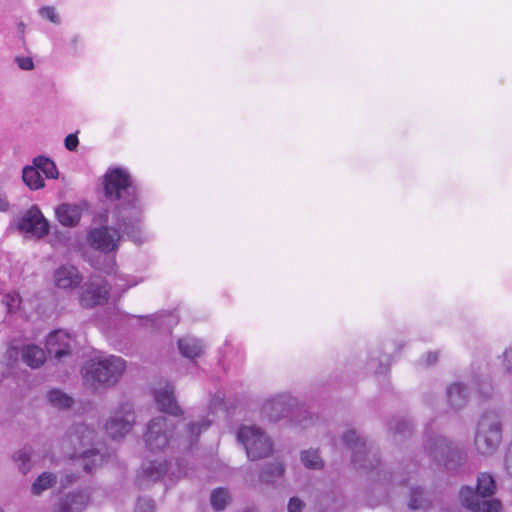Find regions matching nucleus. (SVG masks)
<instances>
[{
  "mask_svg": "<svg viewBox=\"0 0 512 512\" xmlns=\"http://www.w3.org/2000/svg\"><path fill=\"white\" fill-rule=\"evenodd\" d=\"M103 191L107 200L115 202L111 216L127 233V239L142 244L143 208L129 172L121 167L109 168L103 176Z\"/></svg>",
  "mask_w": 512,
  "mask_h": 512,
  "instance_id": "obj_1",
  "label": "nucleus"
},
{
  "mask_svg": "<svg viewBox=\"0 0 512 512\" xmlns=\"http://www.w3.org/2000/svg\"><path fill=\"white\" fill-rule=\"evenodd\" d=\"M342 442L352 452V464L364 473L376 470V481L392 487L406 486L416 479L417 467L409 463L397 470H388L380 465L379 450L360 435L355 429H349L342 435Z\"/></svg>",
  "mask_w": 512,
  "mask_h": 512,
  "instance_id": "obj_2",
  "label": "nucleus"
},
{
  "mask_svg": "<svg viewBox=\"0 0 512 512\" xmlns=\"http://www.w3.org/2000/svg\"><path fill=\"white\" fill-rule=\"evenodd\" d=\"M212 424V421L206 417H202L196 421L188 422L182 434L175 438L178 447L190 449L198 442L202 432L206 431ZM175 425L173 421L164 416L152 418L146 427L143 435L145 447L151 452L164 451L174 440L173 431Z\"/></svg>",
  "mask_w": 512,
  "mask_h": 512,
  "instance_id": "obj_3",
  "label": "nucleus"
},
{
  "mask_svg": "<svg viewBox=\"0 0 512 512\" xmlns=\"http://www.w3.org/2000/svg\"><path fill=\"white\" fill-rule=\"evenodd\" d=\"M95 431L84 423L72 425L63 439V447L72 450L70 457L75 464L83 468L86 473H92L105 461V455L98 448H94Z\"/></svg>",
  "mask_w": 512,
  "mask_h": 512,
  "instance_id": "obj_4",
  "label": "nucleus"
},
{
  "mask_svg": "<svg viewBox=\"0 0 512 512\" xmlns=\"http://www.w3.org/2000/svg\"><path fill=\"white\" fill-rule=\"evenodd\" d=\"M125 368V361L119 356L90 359L82 368L84 384L93 389L113 386L119 381Z\"/></svg>",
  "mask_w": 512,
  "mask_h": 512,
  "instance_id": "obj_5",
  "label": "nucleus"
},
{
  "mask_svg": "<svg viewBox=\"0 0 512 512\" xmlns=\"http://www.w3.org/2000/svg\"><path fill=\"white\" fill-rule=\"evenodd\" d=\"M496 490L495 480L489 473H480L476 489L466 486L460 491V499L471 512H500L501 502L491 498Z\"/></svg>",
  "mask_w": 512,
  "mask_h": 512,
  "instance_id": "obj_6",
  "label": "nucleus"
},
{
  "mask_svg": "<svg viewBox=\"0 0 512 512\" xmlns=\"http://www.w3.org/2000/svg\"><path fill=\"white\" fill-rule=\"evenodd\" d=\"M424 450L433 462L448 471H457L467 460V452L463 448L439 434L426 432Z\"/></svg>",
  "mask_w": 512,
  "mask_h": 512,
  "instance_id": "obj_7",
  "label": "nucleus"
},
{
  "mask_svg": "<svg viewBox=\"0 0 512 512\" xmlns=\"http://www.w3.org/2000/svg\"><path fill=\"white\" fill-rule=\"evenodd\" d=\"M502 441V419L495 410L485 411L479 418L474 435V445L478 453L493 455Z\"/></svg>",
  "mask_w": 512,
  "mask_h": 512,
  "instance_id": "obj_8",
  "label": "nucleus"
},
{
  "mask_svg": "<svg viewBox=\"0 0 512 512\" xmlns=\"http://www.w3.org/2000/svg\"><path fill=\"white\" fill-rule=\"evenodd\" d=\"M237 438L245 447L250 460L265 458L273 450L271 440L259 427L241 426L237 432Z\"/></svg>",
  "mask_w": 512,
  "mask_h": 512,
  "instance_id": "obj_9",
  "label": "nucleus"
},
{
  "mask_svg": "<svg viewBox=\"0 0 512 512\" xmlns=\"http://www.w3.org/2000/svg\"><path fill=\"white\" fill-rule=\"evenodd\" d=\"M112 222V227L103 225L89 231L87 241L92 248L110 253L118 249L122 238H127V233L121 229L119 223L113 218Z\"/></svg>",
  "mask_w": 512,
  "mask_h": 512,
  "instance_id": "obj_10",
  "label": "nucleus"
},
{
  "mask_svg": "<svg viewBox=\"0 0 512 512\" xmlns=\"http://www.w3.org/2000/svg\"><path fill=\"white\" fill-rule=\"evenodd\" d=\"M135 419L133 405L122 403L106 421V432L114 440L121 439L131 431Z\"/></svg>",
  "mask_w": 512,
  "mask_h": 512,
  "instance_id": "obj_11",
  "label": "nucleus"
},
{
  "mask_svg": "<svg viewBox=\"0 0 512 512\" xmlns=\"http://www.w3.org/2000/svg\"><path fill=\"white\" fill-rule=\"evenodd\" d=\"M17 229L37 238H43L49 233V224L38 206H31L18 218Z\"/></svg>",
  "mask_w": 512,
  "mask_h": 512,
  "instance_id": "obj_12",
  "label": "nucleus"
},
{
  "mask_svg": "<svg viewBox=\"0 0 512 512\" xmlns=\"http://www.w3.org/2000/svg\"><path fill=\"white\" fill-rule=\"evenodd\" d=\"M110 288L107 282L99 277L91 278L80 295V304L85 308H93L105 304L109 299Z\"/></svg>",
  "mask_w": 512,
  "mask_h": 512,
  "instance_id": "obj_13",
  "label": "nucleus"
},
{
  "mask_svg": "<svg viewBox=\"0 0 512 512\" xmlns=\"http://www.w3.org/2000/svg\"><path fill=\"white\" fill-rule=\"evenodd\" d=\"M297 399L289 394H280L266 400L262 406V414L270 422H277L288 417L297 406Z\"/></svg>",
  "mask_w": 512,
  "mask_h": 512,
  "instance_id": "obj_14",
  "label": "nucleus"
},
{
  "mask_svg": "<svg viewBox=\"0 0 512 512\" xmlns=\"http://www.w3.org/2000/svg\"><path fill=\"white\" fill-rule=\"evenodd\" d=\"M167 472L168 462L166 460L145 461L138 471L136 482L139 487L146 488L161 480Z\"/></svg>",
  "mask_w": 512,
  "mask_h": 512,
  "instance_id": "obj_15",
  "label": "nucleus"
},
{
  "mask_svg": "<svg viewBox=\"0 0 512 512\" xmlns=\"http://www.w3.org/2000/svg\"><path fill=\"white\" fill-rule=\"evenodd\" d=\"M72 337L63 330H55L46 338V350L50 356L60 360L72 351Z\"/></svg>",
  "mask_w": 512,
  "mask_h": 512,
  "instance_id": "obj_16",
  "label": "nucleus"
},
{
  "mask_svg": "<svg viewBox=\"0 0 512 512\" xmlns=\"http://www.w3.org/2000/svg\"><path fill=\"white\" fill-rule=\"evenodd\" d=\"M174 390V385L167 383L163 388L154 390V399L160 411L172 416H180L183 414V411L177 403Z\"/></svg>",
  "mask_w": 512,
  "mask_h": 512,
  "instance_id": "obj_17",
  "label": "nucleus"
},
{
  "mask_svg": "<svg viewBox=\"0 0 512 512\" xmlns=\"http://www.w3.org/2000/svg\"><path fill=\"white\" fill-rule=\"evenodd\" d=\"M90 501L87 489L69 492L58 502L53 512H83Z\"/></svg>",
  "mask_w": 512,
  "mask_h": 512,
  "instance_id": "obj_18",
  "label": "nucleus"
},
{
  "mask_svg": "<svg viewBox=\"0 0 512 512\" xmlns=\"http://www.w3.org/2000/svg\"><path fill=\"white\" fill-rule=\"evenodd\" d=\"M55 285L60 289H73L82 282V276L73 265H62L54 272Z\"/></svg>",
  "mask_w": 512,
  "mask_h": 512,
  "instance_id": "obj_19",
  "label": "nucleus"
},
{
  "mask_svg": "<svg viewBox=\"0 0 512 512\" xmlns=\"http://www.w3.org/2000/svg\"><path fill=\"white\" fill-rule=\"evenodd\" d=\"M82 215V210L75 204H61L56 209V217L58 221L68 227L76 226Z\"/></svg>",
  "mask_w": 512,
  "mask_h": 512,
  "instance_id": "obj_20",
  "label": "nucleus"
},
{
  "mask_svg": "<svg viewBox=\"0 0 512 512\" xmlns=\"http://www.w3.org/2000/svg\"><path fill=\"white\" fill-rule=\"evenodd\" d=\"M468 395V388L460 382L451 384L447 389L448 403L455 410L462 409L466 406Z\"/></svg>",
  "mask_w": 512,
  "mask_h": 512,
  "instance_id": "obj_21",
  "label": "nucleus"
},
{
  "mask_svg": "<svg viewBox=\"0 0 512 512\" xmlns=\"http://www.w3.org/2000/svg\"><path fill=\"white\" fill-rule=\"evenodd\" d=\"M178 349L181 355L192 360L202 355L204 345L201 340L187 336L178 340Z\"/></svg>",
  "mask_w": 512,
  "mask_h": 512,
  "instance_id": "obj_22",
  "label": "nucleus"
},
{
  "mask_svg": "<svg viewBox=\"0 0 512 512\" xmlns=\"http://www.w3.org/2000/svg\"><path fill=\"white\" fill-rule=\"evenodd\" d=\"M432 501L421 486H412L409 492L408 508L411 510H427L431 507Z\"/></svg>",
  "mask_w": 512,
  "mask_h": 512,
  "instance_id": "obj_23",
  "label": "nucleus"
},
{
  "mask_svg": "<svg viewBox=\"0 0 512 512\" xmlns=\"http://www.w3.org/2000/svg\"><path fill=\"white\" fill-rule=\"evenodd\" d=\"M388 429L393 434L395 441H401L412 435L414 426L410 420L397 417L389 421Z\"/></svg>",
  "mask_w": 512,
  "mask_h": 512,
  "instance_id": "obj_24",
  "label": "nucleus"
},
{
  "mask_svg": "<svg viewBox=\"0 0 512 512\" xmlns=\"http://www.w3.org/2000/svg\"><path fill=\"white\" fill-rule=\"evenodd\" d=\"M285 473V466L280 461L266 463L259 475L261 482L268 485H275L278 479L282 478Z\"/></svg>",
  "mask_w": 512,
  "mask_h": 512,
  "instance_id": "obj_25",
  "label": "nucleus"
},
{
  "mask_svg": "<svg viewBox=\"0 0 512 512\" xmlns=\"http://www.w3.org/2000/svg\"><path fill=\"white\" fill-rule=\"evenodd\" d=\"M22 360L31 368H38L45 361V352L34 344L26 345L22 349Z\"/></svg>",
  "mask_w": 512,
  "mask_h": 512,
  "instance_id": "obj_26",
  "label": "nucleus"
},
{
  "mask_svg": "<svg viewBox=\"0 0 512 512\" xmlns=\"http://www.w3.org/2000/svg\"><path fill=\"white\" fill-rule=\"evenodd\" d=\"M22 179L31 190H37L44 187V181L40 175V170L34 164L23 168Z\"/></svg>",
  "mask_w": 512,
  "mask_h": 512,
  "instance_id": "obj_27",
  "label": "nucleus"
},
{
  "mask_svg": "<svg viewBox=\"0 0 512 512\" xmlns=\"http://www.w3.org/2000/svg\"><path fill=\"white\" fill-rule=\"evenodd\" d=\"M49 403L58 409H68L73 405V398L60 389H52L47 393Z\"/></svg>",
  "mask_w": 512,
  "mask_h": 512,
  "instance_id": "obj_28",
  "label": "nucleus"
},
{
  "mask_svg": "<svg viewBox=\"0 0 512 512\" xmlns=\"http://www.w3.org/2000/svg\"><path fill=\"white\" fill-rule=\"evenodd\" d=\"M152 326L159 330L170 331L178 323L176 316L171 312H161L150 317Z\"/></svg>",
  "mask_w": 512,
  "mask_h": 512,
  "instance_id": "obj_29",
  "label": "nucleus"
},
{
  "mask_svg": "<svg viewBox=\"0 0 512 512\" xmlns=\"http://www.w3.org/2000/svg\"><path fill=\"white\" fill-rule=\"evenodd\" d=\"M57 481L55 474L44 472L33 482L31 492L34 495H40L43 491L51 488Z\"/></svg>",
  "mask_w": 512,
  "mask_h": 512,
  "instance_id": "obj_30",
  "label": "nucleus"
},
{
  "mask_svg": "<svg viewBox=\"0 0 512 512\" xmlns=\"http://www.w3.org/2000/svg\"><path fill=\"white\" fill-rule=\"evenodd\" d=\"M33 164L39 168V170L46 176V178L49 179H57L59 172L57 170V167L55 163L45 157V156H38L34 158Z\"/></svg>",
  "mask_w": 512,
  "mask_h": 512,
  "instance_id": "obj_31",
  "label": "nucleus"
},
{
  "mask_svg": "<svg viewBox=\"0 0 512 512\" xmlns=\"http://www.w3.org/2000/svg\"><path fill=\"white\" fill-rule=\"evenodd\" d=\"M230 502V494L227 489L219 487L212 491L210 503L215 511H222Z\"/></svg>",
  "mask_w": 512,
  "mask_h": 512,
  "instance_id": "obj_32",
  "label": "nucleus"
},
{
  "mask_svg": "<svg viewBox=\"0 0 512 512\" xmlns=\"http://www.w3.org/2000/svg\"><path fill=\"white\" fill-rule=\"evenodd\" d=\"M300 459L302 464L308 469L319 470L323 467V460L318 450L309 449L301 452Z\"/></svg>",
  "mask_w": 512,
  "mask_h": 512,
  "instance_id": "obj_33",
  "label": "nucleus"
},
{
  "mask_svg": "<svg viewBox=\"0 0 512 512\" xmlns=\"http://www.w3.org/2000/svg\"><path fill=\"white\" fill-rule=\"evenodd\" d=\"M13 460L17 463L19 470L26 474L31 469V448L23 447L14 453Z\"/></svg>",
  "mask_w": 512,
  "mask_h": 512,
  "instance_id": "obj_34",
  "label": "nucleus"
},
{
  "mask_svg": "<svg viewBox=\"0 0 512 512\" xmlns=\"http://www.w3.org/2000/svg\"><path fill=\"white\" fill-rule=\"evenodd\" d=\"M389 364V356L388 355H382L379 358H375L374 356L371 357V359L368 361V369L373 371L376 374H382L385 373L388 369Z\"/></svg>",
  "mask_w": 512,
  "mask_h": 512,
  "instance_id": "obj_35",
  "label": "nucleus"
},
{
  "mask_svg": "<svg viewBox=\"0 0 512 512\" xmlns=\"http://www.w3.org/2000/svg\"><path fill=\"white\" fill-rule=\"evenodd\" d=\"M4 303L7 306L9 312L16 311L21 304V297L17 292H10L5 295Z\"/></svg>",
  "mask_w": 512,
  "mask_h": 512,
  "instance_id": "obj_36",
  "label": "nucleus"
},
{
  "mask_svg": "<svg viewBox=\"0 0 512 512\" xmlns=\"http://www.w3.org/2000/svg\"><path fill=\"white\" fill-rule=\"evenodd\" d=\"M155 504L150 498H139L134 512H154Z\"/></svg>",
  "mask_w": 512,
  "mask_h": 512,
  "instance_id": "obj_37",
  "label": "nucleus"
},
{
  "mask_svg": "<svg viewBox=\"0 0 512 512\" xmlns=\"http://www.w3.org/2000/svg\"><path fill=\"white\" fill-rule=\"evenodd\" d=\"M39 13L43 18L48 19L52 23L60 24V17L57 15V13L55 12V9L53 7H50V6L42 7V8H40Z\"/></svg>",
  "mask_w": 512,
  "mask_h": 512,
  "instance_id": "obj_38",
  "label": "nucleus"
},
{
  "mask_svg": "<svg viewBox=\"0 0 512 512\" xmlns=\"http://www.w3.org/2000/svg\"><path fill=\"white\" fill-rule=\"evenodd\" d=\"M15 62L17 63L18 67L22 70L29 71L34 68V62L31 57L17 56L15 58Z\"/></svg>",
  "mask_w": 512,
  "mask_h": 512,
  "instance_id": "obj_39",
  "label": "nucleus"
},
{
  "mask_svg": "<svg viewBox=\"0 0 512 512\" xmlns=\"http://www.w3.org/2000/svg\"><path fill=\"white\" fill-rule=\"evenodd\" d=\"M305 504L297 497H292L288 503V512H302Z\"/></svg>",
  "mask_w": 512,
  "mask_h": 512,
  "instance_id": "obj_40",
  "label": "nucleus"
},
{
  "mask_svg": "<svg viewBox=\"0 0 512 512\" xmlns=\"http://www.w3.org/2000/svg\"><path fill=\"white\" fill-rule=\"evenodd\" d=\"M492 391H493V387L489 381H482L480 383L478 392L482 397H484V398L490 397Z\"/></svg>",
  "mask_w": 512,
  "mask_h": 512,
  "instance_id": "obj_41",
  "label": "nucleus"
},
{
  "mask_svg": "<svg viewBox=\"0 0 512 512\" xmlns=\"http://www.w3.org/2000/svg\"><path fill=\"white\" fill-rule=\"evenodd\" d=\"M79 144L78 137L76 134H69L65 138V147L69 151H75Z\"/></svg>",
  "mask_w": 512,
  "mask_h": 512,
  "instance_id": "obj_42",
  "label": "nucleus"
},
{
  "mask_svg": "<svg viewBox=\"0 0 512 512\" xmlns=\"http://www.w3.org/2000/svg\"><path fill=\"white\" fill-rule=\"evenodd\" d=\"M504 464H505L506 471L510 475H512V442L509 444V446L507 448Z\"/></svg>",
  "mask_w": 512,
  "mask_h": 512,
  "instance_id": "obj_43",
  "label": "nucleus"
},
{
  "mask_svg": "<svg viewBox=\"0 0 512 512\" xmlns=\"http://www.w3.org/2000/svg\"><path fill=\"white\" fill-rule=\"evenodd\" d=\"M78 479V476L75 473H66L60 480V484L62 487H67L68 485L74 483Z\"/></svg>",
  "mask_w": 512,
  "mask_h": 512,
  "instance_id": "obj_44",
  "label": "nucleus"
},
{
  "mask_svg": "<svg viewBox=\"0 0 512 512\" xmlns=\"http://www.w3.org/2000/svg\"><path fill=\"white\" fill-rule=\"evenodd\" d=\"M438 359V353L437 352H428L426 355V365L430 366L436 363Z\"/></svg>",
  "mask_w": 512,
  "mask_h": 512,
  "instance_id": "obj_45",
  "label": "nucleus"
},
{
  "mask_svg": "<svg viewBox=\"0 0 512 512\" xmlns=\"http://www.w3.org/2000/svg\"><path fill=\"white\" fill-rule=\"evenodd\" d=\"M9 208V202L5 195L0 194V211H7Z\"/></svg>",
  "mask_w": 512,
  "mask_h": 512,
  "instance_id": "obj_46",
  "label": "nucleus"
},
{
  "mask_svg": "<svg viewBox=\"0 0 512 512\" xmlns=\"http://www.w3.org/2000/svg\"><path fill=\"white\" fill-rule=\"evenodd\" d=\"M97 218H98L99 222L107 223L108 222V211H104L102 213H99L97 215Z\"/></svg>",
  "mask_w": 512,
  "mask_h": 512,
  "instance_id": "obj_47",
  "label": "nucleus"
},
{
  "mask_svg": "<svg viewBox=\"0 0 512 512\" xmlns=\"http://www.w3.org/2000/svg\"><path fill=\"white\" fill-rule=\"evenodd\" d=\"M18 32L20 34L21 39L23 40L25 33V24L23 22L18 23Z\"/></svg>",
  "mask_w": 512,
  "mask_h": 512,
  "instance_id": "obj_48",
  "label": "nucleus"
},
{
  "mask_svg": "<svg viewBox=\"0 0 512 512\" xmlns=\"http://www.w3.org/2000/svg\"><path fill=\"white\" fill-rule=\"evenodd\" d=\"M79 41V35H75L72 39H71V44L75 47L77 45Z\"/></svg>",
  "mask_w": 512,
  "mask_h": 512,
  "instance_id": "obj_49",
  "label": "nucleus"
},
{
  "mask_svg": "<svg viewBox=\"0 0 512 512\" xmlns=\"http://www.w3.org/2000/svg\"><path fill=\"white\" fill-rule=\"evenodd\" d=\"M503 355H504V358H505V361H506L510 356H512V349L505 350Z\"/></svg>",
  "mask_w": 512,
  "mask_h": 512,
  "instance_id": "obj_50",
  "label": "nucleus"
},
{
  "mask_svg": "<svg viewBox=\"0 0 512 512\" xmlns=\"http://www.w3.org/2000/svg\"><path fill=\"white\" fill-rule=\"evenodd\" d=\"M506 369H507V371H508V372H510V371H511V368H510V366H508V365H506Z\"/></svg>",
  "mask_w": 512,
  "mask_h": 512,
  "instance_id": "obj_51",
  "label": "nucleus"
},
{
  "mask_svg": "<svg viewBox=\"0 0 512 512\" xmlns=\"http://www.w3.org/2000/svg\"><path fill=\"white\" fill-rule=\"evenodd\" d=\"M213 399H223V398L220 396H215Z\"/></svg>",
  "mask_w": 512,
  "mask_h": 512,
  "instance_id": "obj_52",
  "label": "nucleus"
},
{
  "mask_svg": "<svg viewBox=\"0 0 512 512\" xmlns=\"http://www.w3.org/2000/svg\"><path fill=\"white\" fill-rule=\"evenodd\" d=\"M0 512H2V510L0 509Z\"/></svg>",
  "mask_w": 512,
  "mask_h": 512,
  "instance_id": "obj_53",
  "label": "nucleus"
}]
</instances>
